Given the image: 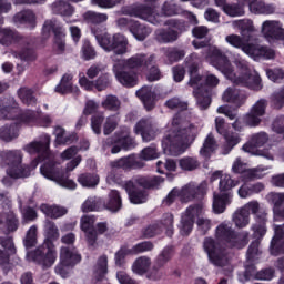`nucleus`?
Listing matches in <instances>:
<instances>
[{"mask_svg": "<svg viewBox=\"0 0 284 284\" xmlns=\"http://www.w3.org/2000/svg\"><path fill=\"white\" fill-rule=\"evenodd\" d=\"M50 136L45 135L41 142H31L27 144L23 150L28 154H40L39 159H43L44 163H50L52 161V155H50Z\"/></svg>", "mask_w": 284, "mask_h": 284, "instance_id": "obj_22", "label": "nucleus"}, {"mask_svg": "<svg viewBox=\"0 0 284 284\" xmlns=\"http://www.w3.org/2000/svg\"><path fill=\"white\" fill-rule=\"evenodd\" d=\"M263 190H265V186L262 183L250 184L244 182L237 190V194L240 199H250V196L258 194V192H263Z\"/></svg>", "mask_w": 284, "mask_h": 284, "instance_id": "obj_40", "label": "nucleus"}, {"mask_svg": "<svg viewBox=\"0 0 284 284\" xmlns=\"http://www.w3.org/2000/svg\"><path fill=\"white\" fill-rule=\"evenodd\" d=\"M27 258L41 265L43 270H48L57 263V250L53 244H43L34 252L28 253Z\"/></svg>", "mask_w": 284, "mask_h": 284, "instance_id": "obj_14", "label": "nucleus"}, {"mask_svg": "<svg viewBox=\"0 0 284 284\" xmlns=\"http://www.w3.org/2000/svg\"><path fill=\"white\" fill-rule=\"evenodd\" d=\"M125 14H129V17H136L143 21H149V23H152L153 26H159V23L163 22V16L154 14V10L145 6L130 7L125 10Z\"/></svg>", "mask_w": 284, "mask_h": 284, "instance_id": "obj_21", "label": "nucleus"}, {"mask_svg": "<svg viewBox=\"0 0 284 284\" xmlns=\"http://www.w3.org/2000/svg\"><path fill=\"white\" fill-rule=\"evenodd\" d=\"M267 133L261 132L252 135L251 140L242 146L244 152L248 154H254L255 156H263L267 161H274V156H280L284 161V150H281L276 153V148H265L264 150H256L255 148H263L268 141Z\"/></svg>", "mask_w": 284, "mask_h": 284, "instance_id": "obj_9", "label": "nucleus"}, {"mask_svg": "<svg viewBox=\"0 0 284 284\" xmlns=\"http://www.w3.org/2000/svg\"><path fill=\"white\" fill-rule=\"evenodd\" d=\"M12 8L10 2L6 0H0V14L8 12ZM3 24V17L0 16V26ZM21 40V34L11 29L4 28L0 29V45H12V43H19Z\"/></svg>", "mask_w": 284, "mask_h": 284, "instance_id": "obj_19", "label": "nucleus"}, {"mask_svg": "<svg viewBox=\"0 0 284 284\" xmlns=\"http://www.w3.org/2000/svg\"><path fill=\"white\" fill-rule=\"evenodd\" d=\"M251 12L253 14H274L276 7L265 3L263 0H257Z\"/></svg>", "mask_w": 284, "mask_h": 284, "instance_id": "obj_52", "label": "nucleus"}, {"mask_svg": "<svg viewBox=\"0 0 284 284\" xmlns=\"http://www.w3.org/2000/svg\"><path fill=\"white\" fill-rule=\"evenodd\" d=\"M19 136V128L17 125H6L0 129V139L2 141H12Z\"/></svg>", "mask_w": 284, "mask_h": 284, "instance_id": "obj_56", "label": "nucleus"}, {"mask_svg": "<svg viewBox=\"0 0 284 284\" xmlns=\"http://www.w3.org/2000/svg\"><path fill=\"white\" fill-rule=\"evenodd\" d=\"M226 43L232 45V48H236L237 50H242L244 54H247L254 61H258V59H274V50L263 47L261 44H252L248 39H245L239 34H229L225 37Z\"/></svg>", "mask_w": 284, "mask_h": 284, "instance_id": "obj_8", "label": "nucleus"}, {"mask_svg": "<svg viewBox=\"0 0 284 284\" xmlns=\"http://www.w3.org/2000/svg\"><path fill=\"white\" fill-rule=\"evenodd\" d=\"M266 201L273 205V219L274 221L284 220V211L281 210V205L284 203V193H268Z\"/></svg>", "mask_w": 284, "mask_h": 284, "instance_id": "obj_31", "label": "nucleus"}, {"mask_svg": "<svg viewBox=\"0 0 284 284\" xmlns=\"http://www.w3.org/2000/svg\"><path fill=\"white\" fill-rule=\"evenodd\" d=\"M152 61H154L153 55L145 58L144 54H135L128 60L119 61V63H124V68H129L130 70L141 68L142 71H145L150 65H152Z\"/></svg>", "mask_w": 284, "mask_h": 284, "instance_id": "obj_28", "label": "nucleus"}, {"mask_svg": "<svg viewBox=\"0 0 284 284\" xmlns=\"http://www.w3.org/2000/svg\"><path fill=\"white\" fill-rule=\"evenodd\" d=\"M159 156H161V153L156 150V146L144 148L140 153V158L143 161H154Z\"/></svg>", "mask_w": 284, "mask_h": 284, "instance_id": "obj_62", "label": "nucleus"}, {"mask_svg": "<svg viewBox=\"0 0 284 284\" xmlns=\"http://www.w3.org/2000/svg\"><path fill=\"white\" fill-rule=\"evenodd\" d=\"M204 252H206L209 261L217 267H225L230 263V257L225 252V247L219 244L214 239L206 237L203 243Z\"/></svg>", "mask_w": 284, "mask_h": 284, "instance_id": "obj_15", "label": "nucleus"}, {"mask_svg": "<svg viewBox=\"0 0 284 284\" xmlns=\"http://www.w3.org/2000/svg\"><path fill=\"white\" fill-rule=\"evenodd\" d=\"M251 278H256L257 281H272V278H274V270L266 268L256 272V268L254 266H246L244 276L242 277L240 275V281L242 283H245V281H250Z\"/></svg>", "mask_w": 284, "mask_h": 284, "instance_id": "obj_29", "label": "nucleus"}, {"mask_svg": "<svg viewBox=\"0 0 284 284\" xmlns=\"http://www.w3.org/2000/svg\"><path fill=\"white\" fill-rule=\"evenodd\" d=\"M242 210L250 216L255 215L257 223L253 226V232L256 237L265 236L267 233V227L265 226V221H267V213H261V204L258 201H251L246 203Z\"/></svg>", "mask_w": 284, "mask_h": 284, "instance_id": "obj_16", "label": "nucleus"}, {"mask_svg": "<svg viewBox=\"0 0 284 284\" xmlns=\"http://www.w3.org/2000/svg\"><path fill=\"white\" fill-rule=\"evenodd\" d=\"M95 39L104 50V52H113L118 57H122V54H128V49L130 47V42L128 38L121 33H114L113 36L110 33H98L94 32Z\"/></svg>", "mask_w": 284, "mask_h": 284, "instance_id": "obj_10", "label": "nucleus"}, {"mask_svg": "<svg viewBox=\"0 0 284 284\" xmlns=\"http://www.w3.org/2000/svg\"><path fill=\"white\" fill-rule=\"evenodd\" d=\"M199 126L190 123L182 113L174 115L166 124V132L162 140L164 154L179 156L190 148V144L199 135Z\"/></svg>", "mask_w": 284, "mask_h": 284, "instance_id": "obj_2", "label": "nucleus"}, {"mask_svg": "<svg viewBox=\"0 0 284 284\" xmlns=\"http://www.w3.org/2000/svg\"><path fill=\"white\" fill-rule=\"evenodd\" d=\"M72 79H74V75L71 73H67L62 77L60 83L55 87V92H59L60 94H79L81 90L79 87L72 84Z\"/></svg>", "mask_w": 284, "mask_h": 284, "instance_id": "obj_37", "label": "nucleus"}, {"mask_svg": "<svg viewBox=\"0 0 284 284\" xmlns=\"http://www.w3.org/2000/svg\"><path fill=\"white\" fill-rule=\"evenodd\" d=\"M51 10L54 14H60L61 17H72L74 14V8L65 1L53 2Z\"/></svg>", "mask_w": 284, "mask_h": 284, "instance_id": "obj_49", "label": "nucleus"}, {"mask_svg": "<svg viewBox=\"0 0 284 284\" xmlns=\"http://www.w3.org/2000/svg\"><path fill=\"white\" fill-rule=\"evenodd\" d=\"M132 138H130V131L125 129L122 133H116L112 140H108V145H113L112 154H119L120 150H130L132 148Z\"/></svg>", "mask_w": 284, "mask_h": 284, "instance_id": "obj_27", "label": "nucleus"}, {"mask_svg": "<svg viewBox=\"0 0 284 284\" xmlns=\"http://www.w3.org/2000/svg\"><path fill=\"white\" fill-rule=\"evenodd\" d=\"M126 67H124V62H118L113 65V72L116 81L124 85V88H134L136 83H139V78L134 72H126Z\"/></svg>", "mask_w": 284, "mask_h": 284, "instance_id": "obj_23", "label": "nucleus"}, {"mask_svg": "<svg viewBox=\"0 0 284 284\" xmlns=\"http://www.w3.org/2000/svg\"><path fill=\"white\" fill-rule=\"evenodd\" d=\"M232 203V194L230 193H213V212L214 214H223L225 207Z\"/></svg>", "mask_w": 284, "mask_h": 284, "instance_id": "obj_34", "label": "nucleus"}, {"mask_svg": "<svg viewBox=\"0 0 284 284\" xmlns=\"http://www.w3.org/2000/svg\"><path fill=\"white\" fill-rule=\"evenodd\" d=\"M135 134H141L142 140L146 143L150 141H153L156 136V129L152 125V120L149 119H142L136 125H135Z\"/></svg>", "mask_w": 284, "mask_h": 284, "instance_id": "obj_30", "label": "nucleus"}, {"mask_svg": "<svg viewBox=\"0 0 284 284\" xmlns=\"http://www.w3.org/2000/svg\"><path fill=\"white\" fill-rule=\"evenodd\" d=\"M170 258H172V247H165L159 255L156 263L153 266V271L158 272L154 278H161V276H163V273L159 272V270H161V267H163V265H165Z\"/></svg>", "mask_w": 284, "mask_h": 284, "instance_id": "obj_50", "label": "nucleus"}, {"mask_svg": "<svg viewBox=\"0 0 284 284\" xmlns=\"http://www.w3.org/2000/svg\"><path fill=\"white\" fill-rule=\"evenodd\" d=\"M179 165L181 170L192 172V170H196L199 168V161L194 158H183L179 161Z\"/></svg>", "mask_w": 284, "mask_h": 284, "instance_id": "obj_63", "label": "nucleus"}, {"mask_svg": "<svg viewBox=\"0 0 284 284\" xmlns=\"http://www.w3.org/2000/svg\"><path fill=\"white\" fill-rule=\"evenodd\" d=\"M94 223L97 217L93 215H84L81 217L80 227L85 234V240L89 247H97V234L94 233Z\"/></svg>", "mask_w": 284, "mask_h": 284, "instance_id": "obj_26", "label": "nucleus"}, {"mask_svg": "<svg viewBox=\"0 0 284 284\" xmlns=\"http://www.w3.org/2000/svg\"><path fill=\"white\" fill-rule=\"evenodd\" d=\"M52 32L55 37L54 45L58 52H63L65 50V41L63 40L65 38V29L55 19L45 20L42 27L43 39H49Z\"/></svg>", "mask_w": 284, "mask_h": 284, "instance_id": "obj_17", "label": "nucleus"}, {"mask_svg": "<svg viewBox=\"0 0 284 284\" xmlns=\"http://www.w3.org/2000/svg\"><path fill=\"white\" fill-rule=\"evenodd\" d=\"M55 143L59 145H70V143H74L77 135L74 133L65 132V129L61 126H57L54 130Z\"/></svg>", "mask_w": 284, "mask_h": 284, "instance_id": "obj_47", "label": "nucleus"}, {"mask_svg": "<svg viewBox=\"0 0 284 284\" xmlns=\"http://www.w3.org/2000/svg\"><path fill=\"white\" fill-rule=\"evenodd\" d=\"M267 170H271V166L260 165L255 169H250L247 163L243 162L241 158H237L232 165V172L235 174H244L246 179H261L265 176Z\"/></svg>", "mask_w": 284, "mask_h": 284, "instance_id": "obj_20", "label": "nucleus"}, {"mask_svg": "<svg viewBox=\"0 0 284 284\" xmlns=\"http://www.w3.org/2000/svg\"><path fill=\"white\" fill-rule=\"evenodd\" d=\"M111 168H123V170H128V168H134V156L122 158L120 160L111 162Z\"/></svg>", "mask_w": 284, "mask_h": 284, "instance_id": "obj_64", "label": "nucleus"}, {"mask_svg": "<svg viewBox=\"0 0 284 284\" xmlns=\"http://www.w3.org/2000/svg\"><path fill=\"white\" fill-rule=\"evenodd\" d=\"M224 13L227 14V17H243V14H245V10L239 2L233 4L229 3L224 8Z\"/></svg>", "mask_w": 284, "mask_h": 284, "instance_id": "obj_61", "label": "nucleus"}, {"mask_svg": "<svg viewBox=\"0 0 284 284\" xmlns=\"http://www.w3.org/2000/svg\"><path fill=\"white\" fill-rule=\"evenodd\" d=\"M205 209L201 204H195L189 206L181 215L180 223L178 225L180 230L181 236H190L192 234V230H194V221H196V225L199 230L203 233L207 232L212 227V221L210 219L204 217Z\"/></svg>", "mask_w": 284, "mask_h": 284, "instance_id": "obj_5", "label": "nucleus"}, {"mask_svg": "<svg viewBox=\"0 0 284 284\" xmlns=\"http://www.w3.org/2000/svg\"><path fill=\"white\" fill-rule=\"evenodd\" d=\"M152 266V260L148 256L138 257L132 264L133 274H138L139 276H143Z\"/></svg>", "mask_w": 284, "mask_h": 284, "instance_id": "obj_42", "label": "nucleus"}, {"mask_svg": "<svg viewBox=\"0 0 284 284\" xmlns=\"http://www.w3.org/2000/svg\"><path fill=\"white\" fill-rule=\"evenodd\" d=\"M14 23H26L29 26V28H34L37 26V17L34 16V12L30 10H24L18 12L13 18Z\"/></svg>", "mask_w": 284, "mask_h": 284, "instance_id": "obj_46", "label": "nucleus"}, {"mask_svg": "<svg viewBox=\"0 0 284 284\" xmlns=\"http://www.w3.org/2000/svg\"><path fill=\"white\" fill-rule=\"evenodd\" d=\"M217 113L224 114L225 116H227V119H230V121H234L232 123V128L233 130H235V132H241L243 130L244 128L243 120L237 116L236 111L230 110V106L227 105L219 106Z\"/></svg>", "mask_w": 284, "mask_h": 284, "instance_id": "obj_38", "label": "nucleus"}, {"mask_svg": "<svg viewBox=\"0 0 284 284\" xmlns=\"http://www.w3.org/2000/svg\"><path fill=\"white\" fill-rule=\"evenodd\" d=\"M274 236L271 241V254L273 256H278L281 251L284 250V232L283 226L274 224Z\"/></svg>", "mask_w": 284, "mask_h": 284, "instance_id": "obj_36", "label": "nucleus"}, {"mask_svg": "<svg viewBox=\"0 0 284 284\" xmlns=\"http://www.w3.org/2000/svg\"><path fill=\"white\" fill-rule=\"evenodd\" d=\"M136 97L142 101L145 110H153L156 101V93L152 87H142L136 91Z\"/></svg>", "mask_w": 284, "mask_h": 284, "instance_id": "obj_35", "label": "nucleus"}, {"mask_svg": "<svg viewBox=\"0 0 284 284\" xmlns=\"http://www.w3.org/2000/svg\"><path fill=\"white\" fill-rule=\"evenodd\" d=\"M233 223L236 227H247L250 225V215L240 209L233 214Z\"/></svg>", "mask_w": 284, "mask_h": 284, "instance_id": "obj_57", "label": "nucleus"}, {"mask_svg": "<svg viewBox=\"0 0 284 284\" xmlns=\"http://www.w3.org/2000/svg\"><path fill=\"white\" fill-rule=\"evenodd\" d=\"M215 130L225 141L223 154H230V152L234 150L235 145L241 143V135L239 133L227 131L225 119L215 118Z\"/></svg>", "mask_w": 284, "mask_h": 284, "instance_id": "obj_18", "label": "nucleus"}, {"mask_svg": "<svg viewBox=\"0 0 284 284\" xmlns=\"http://www.w3.org/2000/svg\"><path fill=\"white\" fill-rule=\"evenodd\" d=\"M232 26L235 30H240V34L248 41L252 39L251 33L256 30L252 20H235L232 22Z\"/></svg>", "mask_w": 284, "mask_h": 284, "instance_id": "obj_39", "label": "nucleus"}, {"mask_svg": "<svg viewBox=\"0 0 284 284\" xmlns=\"http://www.w3.org/2000/svg\"><path fill=\"white\" fill-rule=\"evenodd\" d=\"M77 263H81V255L74 246H62L60 248V262L55 266V274L61 278L70 276V268L74 267Z\"/></svg>", "mask_w": 284, "mask_h": 284, "instance_id": "obj_12", "label": "nucleus"}, {"mask_svg": "<svg viewBox=\"0 0 284 284\" xmlns=\"http://www.w3.org/2000/svg\"><path fill=\"white\" fill-rule=\"evenodd\" d=\"M82 212H99L101 210V199L89 196L81 206Z\"/></svg>", "mask_w": 284, "mask_h": 284, "instance_id": "obj_55", "label": "nucleus"}, {"mask_svg": "<svg viewBox=\"0 0 284 284\" xmlns=\"http://www.w3.org/2000/svg\"><path fill=\"white\" fill-rule=\"evenodd\" d=\"M222 101L232 103L235 108H241L245 103V94L234 87H229L222 94Z\"/></svg>", "mask_w": 284, "mask_h": 284, "instance_id": "obj_32", "label": "nucleus"}, {"mask_svg": "<svg viewBox=\"0 0 284 284\" xmlns=\"http://www.w3.org/2000/svg\"><path fill=\"white\" fill-rule=\"evenodd\" d=\"M14 242L12 239H7L0 243V270L3 271L4 274L12 270V264L10 263V256L14 254Z\"/></svg>", "mask_w": 284, "mask_h": 284, "instance_id": "obj_24", "label": "nucleus"}, {"mask_svg": "<svg viewBox=\"0 0 284 284\" xmlns=\"http://www.w3.org/2000/svg\"><path fill=\"white\" fill-rule=\"evenodd\" d=\"M130 32L138 41H144L152 33V29L135 21L131 22Z\"/></svg>", "mask_w": 284, "mask_h": 284, "instance_id": "obj_44", "label": "nucleus"}, {"mask_svg": "<svg viewBox=\"0 0 284 284\" xmlns=\"http://www.w3.org/2000/svg\"><path fill=\"white\" fill-rule=\"evenodd\" d=\"M199 63H201V58H199V54L196 53H192L186 58L185 65L190 74L189 85L190 88H193V94L197 100L200 110H207V108H210V103H212V99L210 98L207 90L216 88L220 80L213 73H206L204 78L203 75H200Z\"/></svg>", "mask_w": 284, "mask_h": 284, "instance_id": "obj_3", "label": "nucleus"}, {"mask_svg": "<svg viewBox=\"0 0 284 284\" xmlns=\"http://www.w3.org/2000/svg\"><path fill=\"white\" fill-rule=\"evenodd\" d=\"M82 187H97L99 185V175L97 174H82L78 178Z\"/></svg>", "mask_w": 284, "mask_h": 284, "instance_id": "obj_60", "label": "nucleus"}, {"mask_svg": "<svg viewBox=\"0 0 284 284\" xmlns=\"http://www.w3.org/2000/svg\"><path fill=\"white\" fill-rule=\"evenodd\" d=\"M108 274V256L102 255L98 258L93 267V277L95 281H103Z\"/></svg>", "mask_w": 284, "mask_h": 284, "instance_id": "obj_45", "label": "nucleus"}, {"mask_svg": "<svg viewBox=\"0 0 284 284\" xmlns=\"http://www.w3.org/2000/svg\"><path fill=\"white\" fill-rule=\"evenodd\" d=\"M200 194H203V187L194 182H191L180 190V201L182 203H190V201H194V199L200 196Z\"/></svg>", "mask_w": 284, "mask_h": 284, "instance_id": "obj_33", "label": "nucleus"}, {"mask_svg": "<svg viewBox=\"0 0 284 284\" xmlns=\"http://www.w3.org/2000/svg\"><path fill=\"white\" fill-rule=\"evenodd\" d=\"M158 174H165V172H176V161L174 159L160 160L155 163Z\"/></svg>", "mask_w": 284, "mask_h": 284, "instance_id": "obj_53", "label": "nucleus"}, {"mask_svg": "<svg viewBox=\"0 0 284 284\" xmlns=\"http://www.w3.org/2000/svg\"><path fill=\"white\" fill-rule=\"evenodd\" d=\"M106 210L110 212H119L122 207L121 194L116 190H112L109 193V200L105 204Z\"/></svg>", "mask_w": 284, "mask_h": 284, "instance_id": "obj_51", "label": "nucleus"}, {"mask_svg": "<svg viewBox=\"0 0 284 284\" xmlns=\"http://www.w3.org/2000/svg\"><path fill=\"white\" fill-rule=\"evenodd\" d=\"M79 163H81V156L78 155L67 164L64 170L59 166V163L51 160L40 166V174H42L44 179L53 181V183H57L60 187L77 190V183L73 180L68 179V172H72V170L79 168Z\"/></svg>", "mask_w": 284, "mask_h": 284, "instance_id": "obj_4", "label": "nucleus"}, {"mask_svg": "<svg viewBox=\"0 0 284 284\" xmlns=\"http://www.w3.org/2000/svg\"><path fill=\"white\" fill-rule=\"evenodd\" d=\"M44 236L45 241L43 245H52L51 241H57V239H59V227H57L54 222L49 220L44 222Z\"/></svg>", "mask_w": 284, "mask_h": 284, "instance_id": "obj_48", "label": "nucleus"}, {"mask_svg": "<svg viewBox=\"0 0 284 284\" xmlns=\"http://www.w3.org/2000/svg\"><path fill=\"white\" fill-rule=\"evenodd\" d=\"M18 97L26 105H34L37 103V99L32 94V89H28L22 87L18 90Z\"/></svg>", "mask_w": 284, "mask_h": 284, "instance_id": "obj_59", "label": "nucleus"}, {"mask_svg": "<svg viewBox=\"0 0 284 284\" xmlns=\"http://www.w3.org/2000/svg\"><path fill=\"white\" fill-rule=\"evenodd\" d=\"M163 178L158 176L153 180H149L143 176H135L125 183L124 190L128 192L130 202L134 205H141L148 201L149 187H156L163 183Z\"/></svg>", "mask_w": 284, "mask_h": 284, "instance_id": "obj_7", "label": "nucleus"}, {"mask_svg": "<svg viewBox=\"0 0 284 284\" xmlns=\"http://www.w3.org/2000/svg\"><path fill=\"white\" fill-rule=\"evenodd\" d=\"M216 148H219V144L216 143L214 135L212 133H209L204 140V143H203L201 150H200V154L204 159H210V156H212V154H214V152H216Z\"/></svg>", "mask_w": 284, "mask_h": 284, "instance_id": "obj_43", "label": "nucleus"}, {"mask_svg": "<svg viewBox=\"0 0 284 284\" xmlns=\"http://www.w3.org/2000/svg\"><path fill=\"white\" fill-rule=\"evenodd\" d=\"M0 165L7 168L6 172L10 179H28L32 172L23 164V153L19 150L0 151Z\"/></svg>", "mask_w": 284, "mask_h": 284, "instance_id": "obj_6", "label": "nucleus"}, {"mask_svg": "<svg viewBox=\"0 0 284 284\" xmlns=\"http://www.w3.org/2000/svg\"><path fill=\"white\" fill-rule=\"evenodd\" d=\"M83 19L84 21H87V23H91L92 26H99V23H105V21H108V14L94 11H87L83 14Z\"/></svg>", "mask_w": 284, "mask_h": 284, "instance_id": "obj_54", "label": "nucleus"}, {"mask_svg": "<svg viewBox=\"0 0 284 284\" xmlns=\"http://www.w3.org/2000/svg\"><path fill=\"white\" fill-rule=\"evenodd\" d=\"M267 108V101L258 100L251 108V111L244 116V122L250 128H256L261 123V118L265 115V109Z\"/></svg>", "mask_w": 284, "mask_h": 284, "instance_id": "obj_25", "label": "nucleus"}, {"mask_svg": "<svg viewBox=\"0 0 284 284\" xmlns=\"http://www.w3.org/2000/svg\"><path fill=\"white\" fill-rule=\"evenodd\" d=\"M215 239L221 243H227L231 247H245L247 245V233L234 232L232 223L222 222L215 230Z\"/></svg>", "mask_w": 284, "mask_h": 284, "instance_id": "obj_11", "label": "nucleus"}, {"mask_svg": "<svg viewBox=\"0 0 284 284\" xmlns=\"http://www.w3.org/2000/svg\"><path fill=\"white\" fill-rule=\"evenodd\" d=\"M164 26L166 29H158L155 31V39L159 43H174L179 39L180 34L187 30L185 22L178 21L175 19L168 20Z\"/></svg>", "mask_w": 284, "mask_h": 284, "instance_id": "obj_13", "label": "nucleus"}, {"mask_svg": "<svg viewBox=\"0 0 284 284\" xmlns=\"http://www.w3.org/2000/svg\"><path fill=\"white\" fill-rule=\"evenodd\" d=\"M40 211L49 219H61V216H65V214H68V209L59 205L42 204L40 206Z\"/></svg>", "mask_w": 284, "mask_h": 284, "instance_id": "obj_41", "label": "nucleus"}, {"mask_svg": "<svg viewBox=\"0 0 284 284\" xmlns=\"http://www.w3.org/2000/svg\"><path fill=\"white\" fill-rule=\"evenodd\" d=\"M205 52H209L206 61L220 70L225 79L235 83V85H244L251 90H261L263 88V84L261 83V75H258V72L251 68L247 62L241 58V54H232V61L237 69V73H235L232 62L224 57L223 52H221L219 48L209 47L205 49Z\"/></svg>", "mask_w": 284, "mask_h": 284, "instance_id": "obj_1", "label": "nucleus"}, {"mask_svg": "<svg viewBox=\"0 0 284 284\" xmlns=\"http://www.w3.org/2000/svg\"><path fill=\"white\" fill-rule=\"evenodd\" d=\"M239 185V180H233L227 173H223L220 180V192H227Z\"/></svg>", "mask_w": 284, "mask_h": 284, "instance_id": "obj_58", "label": "nucleus"}]
</instances>
